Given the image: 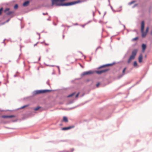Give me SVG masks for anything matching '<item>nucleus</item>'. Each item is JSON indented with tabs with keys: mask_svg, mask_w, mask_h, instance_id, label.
I'll return each instance as SVG.
<instances>
[{
	"mask_svg": "<svg viewBox=\"0 0 152 152\" xmlns=\"http://www.w3.org/2000/svg\"><path fill=\"white\" fill-rule=\"evenodd\" d=\"M14 13V12L13 11H10L7 13V14L9 15H12Z\"/></svg>",
	"mask_w": 152,
	"mask_h": 152,
	"instance_id": "obj_14",
	"label": "nucleus"
},
{
	"mask_svg": "<svg viewBox=\"0 0 152 152\" xmlns=\"http://www.w3.org/2000/svg\"><path fill=\"white\" fill-rule=\"evenodd\" d=\"M134 2H135V1H131V2H130V4H131L134 3Z\"/></svg>",
	"mask_w": 152,
	"mask_h": 152,
	"instance_id": "obj_25",
	"label": "nucleus"
},
{
	"mask_svg": "<svg viewBox=\"0 0 152 152\" xmlns=\"http://www.w3.org/2000/svg\"><path fill=\"white\" fill-rule=\"evenodd\" d=\"M148 30H149V28L148 27H147L146 28V33H148Z\"/></svg>",
	"mask_w": 152,
	"mask_h": 152,
	"instance_id": "obj_24",
	"label": "nucleus"
},
{
	"mask_svg": "<svg viewBox=\"0 0 152 152\" xmlns=\"http://www.w3.org/2000/svg\"><path fill=\"white\" fill-rule=\"evenodd\" d=\"M93 72L91 71H88L85 72H83L82 74V75L84 76L86 75H90L92 74Z\"/></svg>",
	"mask_w": 152,
	"mask_h": 152,
	"instance_id": "obj_3",
	"label": "nucleus"
},
{
	"mask_svg": "<svg viewBox=\"0 0 152 152\" xmlns=\"http://www.w3.org/2000/svg\"><path fill=\"white\" fill-rule=\"evenodd\" d=\"M142 33V37H145V36H146L147 34V33L144 32V31H141Z\"/></svg>",
	"mask_w": 152,
	"mask_h": 152,
	"instance_id": "obj_12",
	"label": "nucleus"
},
{
	"mask_svg": "<svg viewBox=\"0 0 152 152\" xmlns=\"http://www.w3.org/2000/svg\"><path fill=\"white\" fill-rule=\"evenodd\" d=\"M40 108V107H38L35 108H34V110L35 111H37Z\"/></svg>",
	"mask_w": 152,
	"mask_h": 152,
	"instance_id": "obj_18",
	"label": "nucleus"
},
{
	"mask_svg": "<svg viewBox=\"0 0 152 152\" xmlns=\"http://www.w3.org/2000/svg\"><path fill=\"white\" fill-rule=\"evenodd\" d=\"M3 9L2 8H1L0 9V15H1V14L2 11L3 10Z\"/></svg>",
	"mask_w": 152,
	"mask_h": 152,
	"instance_id": "obj_21",
	"label": "nucleus"
},
{
	"mask_svg": "<svg viewBox=\"0 0 152 152\" xmlns=\"http://www.w3.org/2000/svg\"><path fill=\"white\" fill-rule=\"evenodd\" d=\"M29 3V2L28 1H27L25 2L23 4V5L24 7H26L28 6Z\"/></svg>",
	"mask_w": 152,
	"mask_h": 152,
	"instance_id": "obj_10",
	"label": "nucleus"
},
{
	"mask_svg": "<svg viewBox=\"0 0 152 152\" xmlns=\"http://www.w3.org/2000/svg\"><path fill=\"white\" fill-rule=\"evenodd\" d=\"M108 70H109V69H104L103 70L96 71V72L98 74H100L102 73L106 72L108 71Z\"/></svg>",
	"mask_w": 152,
	"mask_h": 152,
	"instance_id": "obj_4",
	"label": "nucleus"
},
{
	"mask_svg": "<svg viewBox=\"0 0 152 152\" xmlns=\"http://www.w3.org/2000/svg\"><path fill=\"white\" fill-rule=\"evenodd\" d=\"M142 54H140L138 58L139 62L140 63H141L142 61Z\"/></svg>",
	"mask_w": 152,
	"mask_h": 152,
	"instance_id": "obj_8",
	"label": "nucleus"
},
{
	"mask_svg": "<svg viewBox=\"0 0 152 152\" xmlns=\"http://www.w3.org/2000/svg\"><path fill=\"white\" fill-rule=\"evenodd\" d=\"M134 66H137V63L136 61H135L134 62Z\"/></svg>",
	"mask_w": 152,
	"mask_h": 152,
	"instance_id": "obj_17",
	"label": "nucleus"
},
{
	"mask_svg": "<svg viewBox=\"0 0 152 152\" xmlns=\"http://www.w3.org/2000/svg\"><path fill=\"white\" fill-rule=\"evenodd\" d=\"M50 91V90H42L38 91H36V93L37 94H39L41 93H45Z\"/></svg>",
	"mask_w": 152,
	"mask_h": 152,
	"instance_id": "obj_2",
	"label": "nucleus"
},
{
	"mask_svg": "<svg viewBox=\"0 0 152 152\" xmlns=\"http://www.w3.org/2000/svg\"><path fill=\"white\" fill-rule=\"evenodd\" d=\"M100 85V83H98L96 85V86L97 87H98V86H99V85Z\"/></svg>",
	"mask_w": 152,
	"mask_h": 152,
	"instance_id": "obj_26",
	"label": "nucleus"
},
{
	"mask_svg": "<svg viewBox=\"0 0 152 152\" xmlns=\"http://www.w3.org/2000/svg\"><path fill=\"white\" fill-rule=\"evenodd\" d=\"M75 94V92L69 95H68L67 97H72V96H74Z\"/></svg>",
	"mask_w": 152,
	"mask_h": 152,
	"instance_id": "obj_16",
	"label": "nucleus"
},
{
	"mask_svg": "<svg viewBox=\"0 0 152 152\" xmlns=\"http://www.w3.org/2000/svg\"><path fill=\"white\" fill-rule=\"evenodd\" d=\"M63 121L65 122H68V120L67 118L66 117L64 116L63 118Z\"/></svg>",
	"mask_w": 152,
	"mask_h": 152,
	"instance_id": "obj_13",
	"label": "nucleus"
},
{
	"mask_svg": "<svg viewBox=\"0 0 152 152\" xmlns=\"http://www.w3.org/2000/svg\"><path fill=\"white\" fill-rule=\"evenodd\" d=\"M27 105H25V106H23V107H22L21 108H25V107H27Z\"/></svg>",
	"mask_w": 152,
	"mask_h": 152,
	"instance_id": "obj_27",
	"label": "nucleus"
},
{
	"mask_svg": "<svg viewBox=\"0 0 152 152\" xmlns=\"http://www.w3.org/2000/svg\"><path fill=\"white\" fill-rule=\"evenodd\" d=\"M15 115H2L1 117L3 118H11L15 117Z\"/></svg>",
	"mask_w": 152,
	"mask_h": 152,
	"instance_id": "obj_5",
	"label": "nucleus"
},
{
	"mask_svg": "<svg viewBox=\"0 0 152 152\" xmlns=\"http://www.w3.org/2000/svg\"><path fill=\"white\" fill-rule=\"evenodd\" d=\"M112 65V64H106V65H103V66H101L99 67V68L100 69V68H101L102 67H104L105 66H110Z\"/></svg>",
	"mask_w": 152,
	"mask_h": 152,
	"instance_id": "obj_11",
	"label": "nucleus"
},
{
	"mask_svg": "<svg viewBox=\"0 0 152 152\" xmlns=\"http://www.w3.org/2000/svg\"><path fill=\"white\" fill-rule=\"evenodd\" d=\"M75 127V126H70L67 127H64L62 129L63 130H67L68 129H71Z\"/></svg>",
	"mask_w": 152,
	"mask_h": 152,
	"instance_id": "obj_6",
	"label": "nucleus"
},
{
	"mask_svg": "<svg viewBox=\"0 0 152 152\" xmlns=\"http://www.w3.org/2000/svg\"><path fill=\"white\" fill-rule=\"evenodd\" d=\"M145 26V22L144 21H142L141 22V31H144Z\"/></svg>",
	"mask_w": 152,
	"mask_h": 152,
	"instance_id": "obj_7",
	"label": "nucleus"
},
{
	"mask_svg": "<svg viewBox=\"0 0 152 152\" xmlns=\"http://www.w3.org/2000/svg\"><path fill=\"white\" fill-rule=\"evenodd\" d=\"M43 15H47L48 14V13H42Z\"/></svg>",
	"mask_w": 152,
	"mask_h": 152,
	"instance_id": "obj_28",
	"label": "nucleus"
},
{
	"mask_svg": "<svg viewBox=\"0 0 152 152\" xmlns=\"http://www.w3.org/2000/svg\"><path fill=\"white\" fill-rule=\"evenodd\" d=\"M80 66H81V67H82V68H83V66L81 64H80Z\"/></svg>",
	"mask_w": 152,
	"mask_h": 152,
	"instance_id": "obj_30",
	"label": "nucleus"
},
{
	"mask_svg": "<svg viewBox=\"0 0 152 152\" xmlns=\"http://www.w3.org/2000/svg\"><path fill=\"white\" fill-rule=\"evenodd\" d=\"M79 94H80V93L79 92L75 96V97L76 98H77L78 97Z\"/></svg>",
	"mask_w": 152,
	"mask_h": 152,
	"instance_id": "obj_23",
	"label": "nucleus"
},
{
	"mask_svg": "<svg viewBox=\"0 0 152 152\" xmlns=\"http://www.w3.org/2000/svg\"><path fill=\"white\" fill-rule=\"evenodd\" d=\"M137 39H138V37H136V38L133 39L132 40L133 41H135V40H137Z\"/></svg>",
	"mask_w": 152,
	"mask_h": 152,
	"instance_id": "obj_22",
	"label": "nucleus"
},
{
	"mask_svg": "<svg viewBox=\"0 0 152 152\" xmlns=\"http://www.w3.org/2000/svg\"><path fill=\"white\" fill-rule=\"evenodd\" d=\"M37 44H34V46H35Z\"/></svg>",
	"mask_w": 152,
	"mask_h": 152,
	"instance_id": "obj_33",
	"label": "nucleus"
},
{
	"mask_svg": "<svg viewBox=\"0 0 152 152\" xmlns=\"http://www.w3.org/2000/svg\"><path fill=\"white\" fill-rule=\"evenodd\" d=\"M57 68H58V70H59V71H60V69H59V66H57Z\"/></svg>",
	"mask_w": 152,
	"mask_h": 152,
	"instance_id": "obj_29",
	"label": "nucleus"
},
{
	"mask_svg": "<svg viewBox=\"0 0 152 152\" xmlns=\"http://www.w3.org/2000/svg\"><path fill=\"white\" fill-rule=\"evenodd\" d=\"M9 10H10V9L9 8H7L4 10V11L5 12H7V11H9Z\"/></svg>",
	"mask_w": 152,
	"mask_h": 152,
	"instance_id": "obj_20",
	"label": "nucleus"
},
{
	"mask_svg": "<svg viewBox=\"0 0 152 152\" xmlns=\"http://www.w3.org/2000/svg\"><path fill=\"white\" fill-rule=\"evenodd\" d=\"M137 5V4H135L134 7Z\"/></svg>",
	"mask_w": 152,
	"mask_h": 152,
	"instance_id": "obj_32",
	"label": "nucleus"
},
{
	"mask_svg": "<svg viewBox=\"0 0 152 152\" xmlns=\"http://www.w3.org/2000/svg\"><path fill=\"white\" fill-rule=\"evenodd\" d=\"M18 6L17 4H15L14 6V8L15 9H16L18 8Z\"/></svg>",
	"mask_w": 152,
	"mask_h": 152,
	"instance_id": "obj_19",
	"label": "nucleus"
},
{
	"mask_svg": "<svg viewBox=\"0 0 152 152\" xmlns=\"http://www.w3.org/2000/svg\"><path fill=\"white\" fill-rule=\"evenodd\" d=\"M126 67L123 70V72H122L123 74L121 75V76H120V77H122V76H123V75H124L125 72V70H126Z\"/></svg>",
	"mask_w": 152,
	"mask_h": 152,
	"instance_id": "obj_15",
	"label": "nucleus"
},
{
	"mask_svg": "<svg viewBox=\"0 0 152 152\" xmlns=\"http://www.w3.org/2000/svg\"><path fill=\"white\" fill-rule=\"evenodd\" d=\"M137 51L138 50H137L135 49L132 51V54L128 61V63H130L132 60L134 59L137 52Z\"/></svg>",
	"mask_w": 152,
	"mask_h": 152,
	"instance_id": "obj_1",
	"label": "nucleus"
},
{
	"mask_svg": "<svg viewBox=\"0 0 152 152\" xmlns=\"http://www.w3.org/2000/svg\"><path fill=\"white\" fill-rule=\"evenodd\" d=\"M10 20V19H8V20L7 21V22H8L9 21V20Z\"/></svg>",
	"mask_w": 152,
	"mask_h": 152,
	"instance_id": "obj_31",
	"label": "nucleus"
},
{
	"mask_svg": "<svg viewBox=\"0 0 152 152\" xmlns=\"http://www.w3.org/2000/svg\"><path fill=\"white\" fill-rule=\"evenodd\" d=\"M142 52H144L145 51V49L146 48V45L145 44H142Z\"/></svg>",
	"mask_w": 152,
	"mask_h": 152,
	"instance_id": "obj_9",
	"label": "nucleus"
}]
</instances>
